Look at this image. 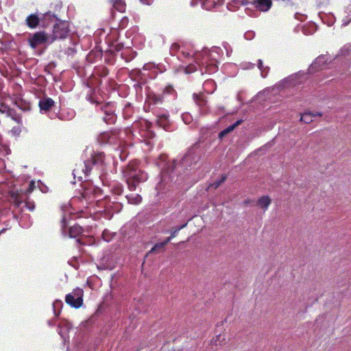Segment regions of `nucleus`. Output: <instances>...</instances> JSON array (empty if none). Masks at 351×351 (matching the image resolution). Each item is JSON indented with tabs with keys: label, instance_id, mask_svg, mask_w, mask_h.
<instances>
[{
	"label": "nucleus",
	"instance_id": "obj_21",
	"mask_svg": "<svg viewBox=\"0 0 351 351\" xmlns=\"http://www.w3.org/2000/svg\"><path fill=\"white\" fill-rule=\"evenodd\" d=\"M130 77L132 80L139 82L143 80V74L139 69H134L130 71Z\"/></svg>",
	"mask_w": 351,
	"mask_h": 351
},
{
	"label": "nucleus",
	"instance_id": "obj_28",
	"mask_svg": "<svg viewBox=\"0 0 351 351\" xmlns=\"http://www.w3.org/2000/svg\"><path fill=\"white\" fill-rule=\"evenodd\" d=\"M8 117H11L13 120L16 121L18 123H21V117L20 115H19L16 111L13 109H11L10 111L8 112Z\"/></svg>",
	"mask_w": 351,
	"mask_h": 351
},
{
	"label": "nucleus",
	"instance_id": "obj_13",
	"mask_svg": "<svg viewBox=\"0 0 351 351\" xmlns=\"http://www.w3.org/2000/svg\"><path fill=\"white\" fill-rule=\"evenodd\" d=\"M40 21L38 14H32L27 17L25 23L29 28L34 29L39 25Z\"/></svg>",
	"mask_w": 351,
	"mask_h": 351
},
{
	"label": "nucleus",
	"instance_id": "obj_46",
	"mask_svg": "<svg viewBox=\"0 0 351 351\" xmlns=\"http://www.w3.org/2000/svg\"><path fill=\"white\" fill-rule=\"evenodd\" d=\"M263 70H264V72H263V73H261V75L263 77H265L269 71V68L268 66H265L263 68Z\"/></svg>",
	"mask_w": 351,
	"mask_h": 351
},
{
	"label": "nucleus",
	"instance_id": "obj_19",
	"mask_svg": "<svg viewBox=\"0 0 351 351\" xmlns=\"http://www.w3.org/2000/svg\"><path fill=\"white\" fill-rule=\"evenodd\" d=\"M316 116H322L321 113L313 114L311 112H306L302 114L300 121L305 123H310L313 121V118Z\"/></svg>",
	"mask_w": 351,
	"mask_h": 351
},
{
	"label": "nucleus",
	"instance_id": "obj_12",
	"mask_svg": "<svg viewBox=\"0 0 351 351\" xmlns=\"http://www.w3.org/2000/svg\"><path fill=\"white\" fill-rule=\"evenodd\" d=\"M169 242V238H166V239L161 243H156L146 254V257H148L152 254H159L162 253L165 250L166 245Z\"/></svg>",
	"mask_w": 351,
	"mask_h": 351
},
{
	"label": "nucleus",
	"instance_id": "obj_34",
	"mask_svg": "<svg viewBox=\"0 0 351 351\" xmlns=\"http://www.w3.org/2000/svg\"><path fill=\"white\" fill-rule=\"evenodd\" d=\"M13 197V202L14 203V204L16 205V206L19 207L21 204L22 203V200L19 198V195H14L12 196Z\"/></svg>",
	"mask_w": 351,
	"mask_h": 351
},
{
	"label": "nucleus",
	"instance_id": "obj_11",
	"mask_svg": "<svg viewBox=\"0 0 351 351\" xmlns=\"http://www.w3.org/2000/svg\"><path fill=\"white\" fill-rule=\"evenodd\" d=\"M252 5L262 12L269 10L272 5L271 0H255L253 1Z\"/></svg>",
	"mask_w": 351,
	"mask_h": 351
},
{
	"label": "nucleus",
	"instance_id": "obj_45",
	"mask_svg": "<svg viewBox=\"0 0 351 351\" xmlns=\"http://www.w3.org/2000/svg\"><path fill=\"white\" fill-rule=\"evenodd\" d=\"M130 109H132L131 104L130 103H128L127 104H125V108L123 109V114L126 115L128 110Z\"/></svg>",
	"mask_w": 351,
	"mask_h": 351
},
{
	"label": "nucleus",
	"instance_id": "obj_52",
	"mask_svg": "<svg viewBox=\"0 0 351 351\" xmlns=\"http://www.w3.org/2000/svg\"><path fill=\"white\" fill-rule=\"evenodd\" d=\"M145 128L148 130L151 127V123L147 121H145Z\"/></svg>",
	"mask_w": 351,
	"mask_h": 351
},
{
	"label": "nucleus",
	"instance_id": "obj_38",
	"mask_svg": "<svg viewBox=\"0 0 351 351\" xmlns=\"http://www.w3.org/2000/svg\"><path fill=\"white\" fill-rule=\"evenodd\" d=\"M175 92L173 88L171 86H167L165 88L163 93L168 94H173Z\"/></svg>",
	"mask_w": 351,
	"mask_h": 351
},
{
	"label": "nucleus",
	"instance_id": "obj_37",
	"mask_svg": "<svg viewBox=\"0 0 351 351\" xmlns=\"http://www.w3.org/2000/svg\"><path fill=\"white\" fill-rule=\"evenodd\" d=\"M207 71L211 72H215L217 70V66L215 64H210L207 66Z\"/></svg>",
	"mask_w": 351,
	"mask_h": 351
},
{
	"label": "nucleus",
	"instance_id": "obj_31",
	"mask_svg": "<svg viewBox=\"0 0 351 351\" xmlns=\"http://www.w3.org/2000/svg\"><path fill=\"white\" fill-rule=\"evenodd\" d=\"M187 225V223H184L183 225L178 227L177 228H175L174 230H173L171 231V234H170V237H169L168 238H169V241L173 238L176 237V235L177 234V233L178 232L179 230H180L181 229L184 228V227H186Z\"/></svg>",
	"mask_w": 351,
	"mask_h": 351
},
{
	"label": "nucleus",
	"instance_id": "obj_9",
	"mask_svg": "<svg viewBox=\"0 0 351 351\" xmlns=\"http://www.w3.org/2000/svg\"><path fill=\"white\" fill-rule=\"evenodd\" d=\"M328 58L326 55H321L318 56L314 62L310 65L308 68V73H313L315 72L322 70L324 66L327 64Z\"/></svg>",
	"mask_w": 351,
	"mask_h": 351
},
{
	"label": "nucleus",
	"instance_id": "obj_40",
	"mask_svg": "<svg viewBox=\"0 0 351 351\" xmlns=\"http://www.w3.org/2000/svg\"><path fill=\"white\" fill-rule=\"evenodd\" d=\"M76 52V49L74 47H68L65 51V53L68 56H73Z\"/></svg>",
	"mask_w": 351,
	"mask_h": 351
},
{
	"label": "nucleus",
	"instance_id": "obj_35",
	"mask_svg": "<svg viewBox=\"0 0 351 351\" xmlns=\"http://www.w3.org/2000/svg\"><path fill=\"white\" fill-rule=\"evenodd\" d=\"M11 110V108H10L8 106L5 105H1L0 107V112L3 114H5L7 116L8 114V112Z\"/></svg>",
	"mask_w": 351,
	"mask_h": 351
},
{
	"label": "nucleus",
	"instance_id": "obj_33",
	"mask_svg": "<svg viewBox=\"0 0 351 351\" xmlns=\"http://www.w3.org/2000/svg\"><path fill=\"white\" fill-rule=\"evenodd\" d=\"M128 198V201L130 203L137 204L141 202V197L139 195H136L133 198H130L129 197H127Z\"/></svg>",
	"mask_w": 351,
	"mask_h": 351
},
{
	"label": "nucleus",
	"instance_id": "obj_8",
	"mask_svg": "<svg viewBox=\"0 0 351 351\" xmlns=\"http://www.w3.org/2000/svg\"><path fill=\"white\" fill-rule=\"evenodd\" d=\"M146 89L147 90V93L145 108H147L149 110L152 108V106L161 104L162 103L163 96L162 95H156L152 92L149 93V88L148 86L146 87Z\"/></svg>",
	"mask_w": 351,
	"mask_h": 351
},
{
	"label": "nucleus",
	"instance_id": "obj_20",
	"mask_svg": "<svg viewBox=\"0 0 351 351\" xmlns=\"http://www.w3.org/2000/svg\"><path fill=\"white\" fill-rule=\"evenodd\" d=\"M136 52L133 51L130 49H125L121 53V58L125 60V62H130L136 56Z\"/></svg>",
	"mask_w": 351,
	"mask_h": 351
},
{
	"label": "nucleus",
	"instance_id": "obj_50",
	"mask_svg": "<svg viewBox=\"0 0 351 351\" xmlns=\"http://www.w3.org/2000/svg\"><path fill=\"white\" fill-rule=\"evenodd\" d=\"M131 113H132V109L128 110V112H127L126 115L124 114L125 117V118L129 117L130 116Z\"/></svg>",
	"mask_w": 351,
	"mask_h": 351
},
{
	"label": "nucleus",
	"instance_id": "obj_22",
	"mask_svg": "<svg viewBox=\"0 0 351 351\" xmlns=\"http://www.w3.org/2000/svg\"><path fill=\"white\" fill-rule=\"evenodd\" d=\"M95 165L92 160H88L84 161L83 163H81L79 167L82 168V170L84 172L85 175H88V173L92 169V166Z\"/></svg>",
	"mask_w": 351,
	"mask_h": 351
},
{
	"label": "nucleus",
	"instance_id": "obj_7",
	"mask_svg": "<svg viewBox=\"0 0 351 351\" xmlns=\"http://www.w3.org/2000/svg\"><path fill=\"white\" fill-rule=\"evenodd\" d=\"M83 290L80 288H76L73 290L72 293L66 295L65 301L71 306L77 308L83 304Z\"/></svg>",
	"mask_w": 351,
	"mask_h": 351
},
{
	"label": "nucleus",
	"instance_id": "obj_1",
	"mask_svg": "<svg viewBox=\"0 0 351 351\" xmlns=\"http://www.w3.org/2000/svg\"><path fill=\"white\" fill-rule=\"evenodd\" d=\"M202 151L197 147H191L178 165L175 160L165 164L161 172L160 182L156 185L158 194H165L177 189V185L182 183V179L177 175L178 168L196 165L201 159Z\"/></svg>",
	"mask_w": 351,
	"mask_h": 351
},
{
	"label": "nucleus",
	"instance_id": "obj_43",
	"mask_svg": "<svg viewBox=\"0 0 351 351\" xmlns=\"http://www.w3.org/2000/svg\"><path fill=\"white\" fill-rule=\"evenodd\" d=\"M258 67L261 70V73H263L264 70L263 68L265 67L263 64V61L261 60H258Z\"/></svg>",
	"mask_w": 351,
	"mask_h": 351
},
{
	"label": "nucleus",
	"instance_id": "obj_60",
	"mask_svg": "<svg viewBox=\"0 0 351 351\" xmlns=\"http://www.w3.org/2000/svg\"><path fill=\"white\" fill-rule=\"evenodd\" d=\"M245 204H248V201H245Z\"/></svg>",
	"mask_w": 351,
	"mask_h": 351
},
{
	"label": "nucleus",
	"instance_id": "obj_25",
	"mask_svg": "<svg viewBox=\"0 0 351 351\" xmlns=\"http://www.w3.org/2000/svg\"><path fill=\"white\" fill-rule=\"evenodd\" d=\"M94 193V195L97 197H99V194L101 193V190L98 188H95L93 186H90L88 189H86L83 194V197L84 198H86V197L88 195L89 193Z\"/></svg>",
	"mask_w": 351,
	"mask_h": 351
},
{
	"label": "nucleus",
	"instance_id": "obj_42",
	"mask_svg": "<svg viewBox=\"0 0 351 351\" xmlns=\"http://www.w3.org/2000/svg\"><path fill=\"white\" fill-rule=\"evenodd\" d=\"M25 205H26V207L29 210H33L35 208V206H34V202H25Z\"/></svg>",
	"mask_w": 351,
	"mask_h": 351
},
{
	"label": "nucleus",
	"instance_id": "obj_39",
	"mask_svg": "<svg viewBox=\"0 0 351 351\" xmlns=\"http://www.w3.org/2000/svg\"><path fill=\"white\" fill-rule=\"evenodd\" d=\"M113 49L112 50L118 52L121 51L123 49V45L122 43H118L114 46H112Z\"/></svg>",
	"mask_w": 351,
	"mask_h": 351
},
{
	"label": "nucleus",
	"instance_id": "obj_59",
	"mask_svg": "<svg viewBox=\"0 0 351 351\" xmlns=\"http://www.w3.org/2000/svg\"><path fill=\"white\" fill-rule=\"evenodd\" d=\"M175 47H176V48H178V45H175Z\"/></svg>",
	"mask_w": 351,
	"mask_h": 351
},
{
	"label": "nucleus",
	"instance_id": "obj_17",
	"mask_svg": "<svg viewBox=\"0 0 351 351\" xmlns=\"http://www.w3.org/2000/svg\"><path fill=\"white\" fill-rule=\"evenodd\" d=\"M271 203V199L270 197L267 195L262 196L261 198H259L257 201V206L262 208L264 211L267 210L269 206Z\"/></svg>",
	"mask_w": 351,
	"mask_h": 351
},
{
	"label": "nucleus",
	"instance_id": "obj_56",
	"mask_svg": "<svg viewBox=\"0 0 351 351\" xmlns=\"http://www.w3.org/2000/svg\"><path fill=\"white\" fill-rule=\"evenodd\" d=\"M154 136V134L150 132V137H153Z\"/></svg>",
	"mask_w": 351,
	"mask_h": 351
},
{
	"label": "nucleus",
	"instance_id": "obj_6",
	"mask_svg": "<svg viewBox=\"0 0 351 351\" xmlns=\"http://www.w3.org/2000/svg\"><path fill=\"white\" fill-rule=\"evenodd\" d=\"M29 43L33 49H36L40 45L52 43L53 39L45 32H38L31 35Z\"/></svg>",
	"mask_w": 351,
	"mask_h": 351
},
{
	"label": "nucleus",
	"instance_id": "obj_57",
	"mask_svg": "<svg viewBox=\"0 0 351 351\" xmlns=\"http://www.w3.org/2000/svg\"><path fill=\"white\" fill-rule=\"evenodd\" d=\"M49 325H51V326H52V325H53L52 322H51V321H49Z\"/></svg>",
	"mask_w": 351,
	"mask_h": 351
},
{
	"label": "nucleus",
	"instance_id": "obj_27",
	"mask_svg": "<svg viewBox=\"0 0 351 351\" xmlns=\"http://www.w3.org/2000/svg\"><path fill=\"white\" fill-rule=\"evenodd\" d=\"M226 178H227L226 176L222 175L221 176V178L217 180H215L213 183H212L210 185V187L213 188L215 189H217L222 183H223L225 182Z\"/></svg>",
	"mask_w": 351,
	"mask_h": 351
},
{
	"label": "nucleus",
	"instance_id": "obj_32",
	"mask_svg": "<svg viewBox=\"0 0 351 351\" xmlns=\"http://www.w3.org/2000/svg\"><path fill=\"white\" fill-rule=\"evenodd\" d=\"M62 305V303L61 301L56 300L53 302V311H54V314L56 316H58L60 313V310L58 311L56 308L58 307L61 306Z\"/></svg>",
	"mask_w": 351,
	"mask_h": 351
},
{
	"label": "nucleus",
	"instance_id": "obj_48",
	"mask_svg": "<svg viewBox=\"0 0 351 351\" xmlns=\"http://www.w3.org/2000/svg\"><path fill=\"white\" fill-rule=\"evenodd\" d=\"M61 223H62V232L63 233H64V230H65V226H66V219H65V217H64L61 221Z\"/></svg>",
	"mask_w": 351,
	"mask_h": 351
},
{
	"label": "nucleus",
	"instance_id": "obj_24",
	"mask_svg": "<svg viewBox=\"0 0 351 351\" xmlns=\"http://www.w3.org/2000/svg\"><path fill=\"white\" fill-rule=\"evenodd\" d=\"M108 73H109L108 69L104 65L97 66L95 69V74L99 77H106L108 75Z\"/></svg>",
	"mask_w": 351,
	"mask_h": 351
},
{
	"label": "nucleus",
	"instance_id": "obj_2",
	"mask_svg": "<svg viewBox=\"0 0 351 351\" xmlns=\"http://www.w3.org/2000/svg\"><path fill=\"white\" fill-rule=\"evenodd\" d=\"M128 188L134 191L140 182H145L147 179V173L139 167L137 162H130L123 171Z\"/></svg>",
	"mask_w": 351,
	"mask_h": 351
},
{
	"label": "nucleus",
	"instance_id": "obj_58",
	"mask_svg": "<svg viewBox=\"0 0 351 351\" xmlns=\"http://www.w3.org/2000/svg\"><path fill=\"white\" fill-rule=\"evenodd\" d=\"M77 169H73V174L75 175V172L77 171Z\"/></svg>",
	"mask_w": 351,
	"mask_h": 351
},
{
	"label": "nucleus",
	"instance_id": "obj_51",
	"mask_svg": "<svg viewBox=\"0 0 351 351\" xmlns=\"http://www.w3.org/2000/svg\"><path fill=\"white\" fill-rule=\"evenodd\" d=\"M198 1H199V0H192V1H191V5H193H193H197V4L198 3Z\"/></svg>",
	"mask_w": 351,
	"mask_h": 351
},
{
	"label": "nucleus",
	"instance_id": "obj_23",
	"mask_svg": "<svg viewBox=\"0 0 351 351\" xmlns=\"http://www.w3.org/2000/svg\"><path fill=\"white\" fill-rule=\"evenodd\" d=\"M95 165L92 160H88L84 161L83 163H81L79 167L82 168V170L84 172L85 175H88V173L92 169V166Z\"/></svg>",
	"mask_w": 351,
	"mask_h": 351
},
{
	"label": "nucleus",
	"instance_id": "obj_54",
	"mask_svg": "<svg viewBox=\"0 0 351 351\" xmlns=\"http://www.w3.org/2000/svg\"><path fill=\"white\" fill-rule=\"evenodd\" d=\"M117 194H121L122 193V189H117Z\"/></svg>",
	"mask_w": 351,
	"mask_h": 351
},
{
	"label": "nucleus",
	"instance_id": "obj_18",
	"mask_svg": "<svg viewBox=\"0 0 351 351\" xmlns=\"http://www.w3.org/2000/svg\"><path fill=\"white\" fill-rule=\"evenodd\" d=\"M243 122L242 119L237 121L234 123L229 125L228 128H226L225 130H222L219 134V138H223L227 134L230 133V132L233 131L237 126H239L241 123Z\"/></svg>",
	"mask_w": 351,
	"mask_h": 351
},
{
	"label": "nucleus",
	"instance_id": "obj_49",
	"mask_svg": "<svg viewBox=\"0 0 351 351\" xmlns=\"http://www.w3.org/2000/svg\"><path fill=\"white\" fill-rule=\"evenodd\" d=\"M182 119H183V121L185 122V123H189V115H183L182 116Z\"/></svg>",
	"mask_w": 351,
	"mask_h": 351
},
{
	"label": "nucleus",
	"instance_id": "obj_4",
	"mask_svg": "<svg viewBox=\"0 0 351 351\" xmlns=\"http://www.w3.org/2000/svg\"><path fill=\"white\" fill-rule=\"evenodd\" d=\"M92 103L96 104L97 111L101 114L102 120L107 124H114L117 119L115 113L116 106L113 102H99L90 99Z\"/></svg>",
	"mask_w": 351,
	"mask_h": 351
},
{
	"label": "nucleus",
	"instance_id": "obj_53",
	"mask_svg": "<svg viewBox=\"0 0 351 351\" xmlns=\"http://www.w3.org/2000/svg\"><path fill=\"white\" fill-rule=\"evenodd\" d=\"M350 22H351V18L348 21L343 22V25L346 26Z\"/></svg>",
	"mask_w": 351,
	"mask_h": 351
},
{
	"label": "nucleus",
	"instance_id": "obj_30",
	"mask_svg": "<svg viewBox=\"0 0 351 351\" xmlns=\"http://www.w3.org/2000/svg\"><path fill=\"white\" fill-rule=\"evenodd\" d=\"M215 5V3L213 0H205L202 3V6L206 10H210L213 8Z\"/></svg>",
	"mask_w": 351,
	"mask_h": 351
},
{
	"label": "nucleus",
	"instance_id": "obj_29",
	"mask_svg": "<svg viewBox=\"0 0 351 351\" xmlns=\"http://www.w3.org/2000/svg\"><path fill=\"white\" fill-rule=\"evenodd\" d=\"M104 159V153H99L91 158V160L93 161L95 164H99L103 162V160Z\"/></svg>",
	"mask_w": 351,
	"mask_h": 351
},
{
	"label": "nucleus",
	"instance_id": "obj_3",
	"mask_svg": "<svg viewBox=\"0 0 351 351\" xmlns=\"http://www.w3.org/2000/svg\"><path fill=\"white\" fill-rule=\"evenodd\" d=\"M43 19V21L51 20L56 21L53 25L52 34H49L51 38L53 39V42L57 39H64L66 38L69 32L67 22L59 20L51 12L45 14Z\"/></svg>",
	"mask_w": 351,
	"mask_h": 351
},
{
	"label": "nucleus",
	"instance_id": "obj_36",
	"mask_svg": "<svg viewBox=\"0 0 351 351\" xmlns=\"http://www.w3.org/2000/svg\"><path fill=\"white\" fill-rule=\"evenodd\" d=\"M145 84L144 80L137 82V84H134V88L137 93L140 92L142 89V84Z\"/></svg>",
	"mask_w": 351,
	"mask_h": 351
},
{
	"label": "nucleus",
	"instance_id": "obj_5",
	"mask_svg": "<svg viewBox=\"0 0 351 351\" xmlns=\"http://www.w3.org/2000/svg\"><path fill=\"white\" fill-rule=\"evenodd\" d=\"M97 141L101 144L119 145L121 143L120 131L113 130L104 132L100 134Z\"/></svg>",
	"mask_w": 351,
	"mask_h": 351
},
{
	"label": "nucleus",
	"instance_id": "obj_14",
	"mask_svg": "<svg viewBox=\"0 0 351 351\" xmlns=\"http://www.w3.org/2000/svg\"><path fill=\"white\" fill-rule=\"evenodd\" d=\"M193 97L196 104L200 108L201 110L206 113L207 111V109L206 108L207 101L204 99V95L202 94H193Z\"/></svg>",
	"mask_w": 351,
	"mask_h": 351
},
{
	"label": "nucleus",
	"instance_id": "obj_16",
	"mask_svg": "<svg viewBox=\"0 0 351 351\" xmlns=\"http://www.w3.org/2000/svg\"><path fill=\"white\" fill-rule=\"evenodd\" d=\"M84 230L82 226L78 224H75L74 226L70 227L69 230V235L71 238H76L82 234Z\"/></svg>",
	"mask_w": 351,
	"mask_h": 351
},
{
	"label": "nucleus",
	"instance_id": "obj_44",
	"mask_svg": "<svg viewBox=\"0 0 351 351\" xmlns=\"http://www.w3.org/2000/svg\"><path fill=\"white\" fill-rule=\"evenodd\" d=\"M128 19L127 18H123L120 23V27H121V28H124L128 23Z\"/></svg>",
	"mask_w": 351,
	"mask_h": 351
},
{
	"label": "nucleus",
	"instance_id": "obj_15",
	"mask_svg": "<svg viewBox=\"0 0 351 351\" xmlns=\"http://www.w3.org/2000/svg\"><path fill=\"white\" fill-rule=\"evenodd\" d=\"M54 105V101L51 98H44L39 101V107L41 111L47 112Z\"/></svg>",
	"mask_w": 351,
	"mask_h": 351
},
{
	"label": "nucleus",
	"instance_id": "obj_10",
	"mask_svg": "<svg viewBox=\"0 0 351 351\" xmlns=\"http://www.w3.org/2000/svg\"><path fill=\"white\" fill-rule=\"evenodd\" d=\"M156 124L166 131L170 130V121L167 112L156 114Z\"/></svg>",
	"mask_w": 351,
	"mask_h": 351
},
{
	"label": "nucleus",
	"instance_id": "obj_41",
	"mask_svg": "<svg viewBox=\"0 0 351 351\" xmlns=\"http://www.w3.org/2000/svg\"><path fill=\"white\" fill-rule=\"evenodd\" d=\"M109 231L107 230H105L103 233H102V237H103V239L106 241H109L110 240V237H109Z\"/></svg>",
	"mask_w": 351,
	"mask_h": 351
},
{
	"label": "nucleus",
	"instance_id": "obj_47",
	"mask_svg": "<svg viewBox=\"0 0 351 351\" xmlns=\"http://www.w3.org/2000/svg\"><path fill=\"white\" fill-rule=\"evenodd\" d=\"M140 1L142 3L147 5H150L154 1V0H140Z\"/></svg>",
	"mask_w": 351,
	"mask_h": 351
},
{
	"label": "nucleus",
	"instance_id": "obj_26",
	"mask_svg": "<svg viewBox=\"0 0 351 351\" xmlns=\"http://www.w3.org/2000/svg\"><path fill=\"white\" fill-rule=\"evenodd\" d=\"M113 7L117 11L123 12L125 11V3L123 0H115L113 3Z\"/></svg>",
	"mask_w": 351,
	"mask_h": 351
},
{
	"label": "nucleus",
	"instance_id": "obj_55",
	"mask_svg": "<svg viewBox=\"0 0 351 351\" xmlns=\"http://www.w3.org/2000/svg\"><path fill=\"white\" fill-rule=\"evenodd\" d=\"M76 243H77V246L79 247L81 245V242L80 239L76 240Z\"/></svg>",
	"mask_w": 351,
	"mask_h": 351
}]
</instances>
